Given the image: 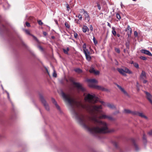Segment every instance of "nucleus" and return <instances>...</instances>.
Instances as JSON below:
<instances>
[{"mask_svg": "<svg viewBox=\"0 0 152 152\" xmlns=\"http://www.w3.org/2000/svg\"><path fill=\"white\" fill-rule=\"evenodd\" d=\"M83 53L88 51V50L86 49V43H84L83 45Z\"/></svg>", "mask_w": 152, "mask_h": 152, "instance_id": "22", "label": "nucleus"}, {"mask_svg": "<svg viewBox=\"0 0 152 152\" xmlns=\"http://www.w3.org/2000/svg\"><path fill=\"white\" fill-rule=\"evenodd\" d=\"M115 51L118 53H120V50L119 48H115Z\"/></svg>", "mask_w": 152, "mask_h": 152, "instance_id": "34", "label": "nucleus"}, {"mask_svg": "<svg viewBox=\"0 0 152 152\" xmlns=\"http://www.w3.org/2000/svg\"><path fill=\"white\" fill-rule=\"evenodd\" d=\"M84 53L85 55L86 60L88 61H90L91 59V57L90 55V52L88 51Z\"/></svg>", "mask_w": 152, "mask_h": 152, "instance_id": "10", "label": "nucleus"}, {"mask_svg": "<svg viewBox=\"0 0 152 152\" xmlns=\"http://www.w3.org/2000/svg\"><path fill=\"white\" fill-rule=\"evenodd\" d=\"M98 98L94 94H88L85 97V100L86 102L91 103H96L98 101Z\"/></svg>", "mask_w": 152, "mask_h": 152, "instance_id": "3", "label": "nucleus"}, {"mask_svg": "<svg viewBox=\"0 0 152 152\" xmlns=\"http://www.w3.org/2000/svg\"><path fill=\"white\" fill-rule=\"evenodd\" d=\"M140 78L142 80H144L146 77V74L145 72L144 71H142L141 74L140 76Z\"/></svg>", "mask_w": 152, "mask_h": 152, "instance_id": "14", "label": "nucleus"}, {"mask_svg": "<svg viewBox=\"0 0 152 152\" xmlns=\"http://www.w3.org/2000/svg\"><path fill=\"white\" fill-rule=\"evenodd\" d=\"M38 23L40 25H42L43 24V23L42 22L41 20H38Z\"/></svg>", "mask_w": 152, "mask_h": 152, "instance_id": "35", "label": "nucleus"}, {"mask_svg": "<svg viewBox=\"0 0 152 152\" xmlns=\"http://www.w3.org/2000/svg\"><path fill=\"white\" fill-rule=\"evenodd\" d=\"M107 118L110 120H114L113 118L111 116H107Z\"/></svg>", "mask_w": 152, "mask_h": 152, "instance_id": "29", "label": "nucleus"}, {"mask_svg": "<svg viewBox=\"0 0 152 152\" xmlns=\"http://www.w3.org/2000/svg\"><path fill=\"white\" fill-rule=\"evenodd\" d=\"M43 34L45 36H46L47 34V33L46 32H43Z\"/></svg>", "mask_w": 152, "mask_h": 152, "instance_id": "50", "label": "nucleus"}, {"mask_svg": "<svg viewBox=\"0 0 152 152\" xmlns=\"http://www.w3.org/2000/svg\"><path fill=\"white\" fill-rule=\"evenodd\" d=\"M63 50L65 53L67 54L68 53V51L69 50V49L68 48H67L66 49H63Z\"/></svg>", "mask_w": 152, "mask_h": 152, "instance_id": "25", "label": "nucleus"}, {"mask_svg": "<svg viewBox=\"0 0 152 152\" xmlns=\"http://www.w3.org/2000/svg\"><path fill=\"white\" fill-rule=\"evenodd\" d=\"M73 84L78 89L82 91H84L86 90L85 88L83 87L82 85L78 83H76L74 82H73Z\"/></svg>", "mask_w": 152, "mask_h": 152, "instance_id": "6", "label": "nucleus"}, {"mask_svg": "<svg viewBox=\"0 0 152 152\" xmlns=\"http://www.w3.org/2000/svg\"><path fill=\"white\" fill-rule=\"evenodd\" d=\"M117 70L121 74L125 76H126V73L129 74H132V72L128 68L126 67L124 68V69L121 68H118Z\"/></svg>", "mask_w": 152, "mask_h": 152, "instance_id": "4", "label": "nucleus"}, {"mask_svg": "<svg viewBox=\"0 0 152 152\" xmlns=\"http://www.w3.org/2000/svg\"><path fill=\"white\" fill-rule=\"evenodd\" d=\"M117 36L118 37H120V34H117Z\"/></svg>", "mask_w": 152, "mask_h": 152, "instance_id": "51", "label": "nucleus"}, {"mask_svg": "<svg viewBox=\"0 0 152 152\" xmlns=\"http://www.w3.org/2000/svg\"><path fill=\"white\" fill-rule=\"evenodd\" d=\"M116 17L119 20H120V19H121V16H120V15H119V14L118 13H117L116 15Z\"/></svg>", "mask_w": 152, "mask_h": 152, "instance_id": "32", "label": "nucleus"}, {"mask_svg": "<svg viewBox=\"0 0 152 152\" xmlns=\"http://www.w3.org/2000/svg\"><path fill=\"white\" fill-rule=\"evenodd\" d=\"M7 97L9 99H10V96H9V94L8 92H7Z\"/></svg>", "mask_w": 152, "mask_h": 152, "instance_id": "46", "label": "nucleus"}, {"mask_svg": "<svg viewBox=\"0 0 152 152\" xmlns=\"http://www.w3.org/2000/svg\"><path fill=\"white\" fill-rule=\"evenodd\" d=\"M66 8H67V10L69 11L70 9V8H69V6L68 4H67Z\"/></svg>", "mask_w": 152, "mask_h": 152, "instance_id": "44", "label": "nucleus"}, {"mask_svg": "<svg viewBox=\"0 0 152 152\" xmlns=\"http://www.w3.org/2000/svg\"><path fill=\"white\" fill-rule=\"evenodd\" d=\"M75 71L78 73H80L82 72V70L79 68H76L74 69Z\"/></svg>", "mask_w": 152, "mask_h": 152, "instance_id": "24", "label": "nucleus"}, {"mask_svg": "<svg viewBox=\"0 0 152 152\" xmlns=\"http://www.w3.org/2000/svg\"><path fill=\"white\" fill-rule=\"evenodd\" d=\"M78 36L77 34L75 32L74 33V37L75 38H77V37Z\"/></svg>", "mask_w": 152, "mask_h": 152, "instance_id": "38", "label": "nucleus"}, {"mask_svg": "<svg viewBox=\"0 0 152 152\" xmlns=\"http://www.w3.org/2000/svg\"><path fill=\"white\" fill-rule=\"evenodd\" d=\"M76 17H78L79 18V20H81L82 19V15L80 14H79L78 16H76Z\"/></svg>", "mask_w": 152, "mask_h": 152, "instance_id": "26", "label": "nucleus"}, {"mask_svg": "<svg viewBox=\"0 0 152 152\" xmlns=\"http://www.w3.org/2000/svg\"><path fill=\"white\" fill-rule=\"evenodd\" d=\"M89 72L91 73H93L96 75H99V72L98 71H96L94 68H91L89 70Z\"/></svg>", "mask_w": 152, "mask_h": 152, "instance_id": "13", "label": "nucleus"}, {"mask_svg": "<svg viewBox=\"0 0 152 152\" xmlns=\"http://www.w3.org/2000/svg\"><path fill=\"white\" fill-rule=\"evenodd\" d=\"M112 33L114 36H115L116 34V31L115 30V28L114 27H112Z\"/></svg>", "mask_w": 152, "mask_h": 152, "instance_id": "23", "label": "nucleus"}, {"mask_svg": "<svg viewBox=\"0 0 152 152\" xmlns=\"http://www.w3.org/2000/svg\"><path fill=\"white\" fill-rule=\"evenodd\" d=\"M132 142H133V144L134 145V147L135 150L136 151H138L139 150V148L138 147V146L137 144L136 143L134 140V139L132 140Z\"/></svg>", "mask_w": 152, "mask_h": 152, "instance_id": "18", "label": "nucleus"}, {"mask_svg": "<svg viewBox=\"0 0 152 152\" xmlns=\"http://www.w3.org/2000/svg\"><path fill=\"white\" fill-rule=\"evenodd\" d=\"M132 0L133 1H136V0Z\"/></svg>", "mask_w": 152, "mask_h": 152, "instance_id": "57", "label": "nucleus"}, {"mask_svg": "<svg viewBox=\"0 0 152 152\" xmlns=\"http://www.w3.org/2000/svg\"><path fill=\"white\" fill-rule=\"evenodd\" d=\"M126 31H127L128 35L129 37L132 33V29L128 25L127 29L126 30Z\"/></svg>", "mask_w": 152, "mask_h": 152, "instance_id": "15", "label": "nucleus"}, {"mask_svg": "<svg viewBox=\"0 0 152 152\" xmlns=\"http://www.w3.org/2000/svg\"><path fill=\"white\" fill-rule=\"evenodd\" d=\"M107 106L111 109H115L116 108L115 106L113 104H108L107 105Z\"/></svg>", "mask_w": 152, "mask_h": 152, "instance_id": "21", "label": "nucleus"}, {"mask_svg": "<svg viewBox=\"0 0 152 152\" xmlns=\"http://www.w3.org/2000/svg\"><path fill=\"white\" fill-rule=\"evenodd\" d=\"M140 59L143 60H145L147 59L145 57L143 56H141L140 57Z\"/></svg>", "mask_w": 152, "mask_h": 152, "instance_id": "30", "label": "nucleus"}, {"mask_svg": "<svg viewBox=\"0 0 152 152\" xmlns=\"http://www.w3.org/2000/svg\"><path fill=\"white\" fill-rule=\"evenodd\" d=\"M107 25L110 28L111 27V25L110 23L109 22H107Z\"/></svg>", "mask_w": 152, "mask_h": 152, "instance_id": "47", "label": "nucleus"}, {"mask_svg": "<svg viewBox=\"0 0 152 152\" xmlns=\"http://www.w3.org/2000/svg\"><path fill=\"white\" fill-rule=\"evenodd\" d=\"M25 31L26 33L27 34H28L29 35H30L32 36L33 37V38H34V39H35L37 42L38 41V40L37 39V38L36 37H35V36H34V35H33L31 34L28 30H25Z\"/></svg>", "mask_w": 152, "mask_h": 152, "instance_id": "16", "label": "nucleus"}, {"mask_svg": "<svg viewBox=\"0 0 152 152\" xmlns=\"http://www.w3.org/2000/svg\"><path fill=\"white\" fill-rule=\"evenodd\" d=\"M97 6L98 9L99 10H100L101 9V7L100 5L99 4H98Z\"/></svg>", "mask_w": 152, "mask_h": 152, "instance_id": "45", "label": "nucleus"}, {"mask_svg": "<svg viewBox=\"0 0 152 152\" xmlns=\"http://www.w3.org/2000/svg\"><path fill=\"white\" fill-rule=\"evenodd\" d=\"M26 25L28 27H30V23L27 22H26Z\"/></svg>", "mask_w": 152, "mask_h": 152, "instance_id": "40", "label": "nucleus"}, {"mask_svg": "<svg viewBox=\"0 0 152 152\" xmlns=\"http://www.w3.org/2000/svg\"><path fill=\"white\" fill-rule=\"evenodd\" d=\"M83 31V32H86L87 31H89L88 27L86 26H84L82 28Z\"/></svg>", "mask_w": 152, "mask_h": 152, "instance_id": "20", "label": "nucleus"}, {"mask_svg": "<svg viewBox=\"0 0 152 152\" xmlns=\"http://www.w3.org/2000/svg\"><path fill=\"white\" fill-rule=\"evenodd\" d=\"M51 38L53 39H54L55 38V37L53 36H52L51 37Z\"/></svg>", "mask_w": 152, "mask_h": 152, "instance_id": "55", "label": "nucleus"}, {"mask_svg": "<svg viewBox=\"0 0 152 152\" xmlns=\"http://www.w3.org/2000/svg\"><path fill=\"white\" fill-rule=\"evenodd\" d=\"M120 5H121V7L122 8V7H124V5L122 3V2H121V3Z\"/></svg>", "mask_w": 152, "mask_h": 152, "instance_id": "48", "label": "nucleus"}, {"mask_svg": "<svg viewBox=\"0 0 152 152\" xmlns=\"http://www.w3.org/2000/svg\"><path fill=\"white\" fill-rule=\"evenodd\" d=\"M129 45V41H128L127 42H126V48H128Z\"/></svg>", "mask_w": 152, "mask_h": 152, "instance_id": "31", "label": "nucleus"}, {"mask_svg": "<svg viewBox=\"0 0 152 152\" xmlns=\"http://www.w3.org/2000/svg\"><path fill=\"white\" fill-rule=\"evenodd\" d=\"M135 111H132L128 109H125L124 110V113L126 114H132L133 115H134V114L133 113L135 112Z\"/></svg>", "mask_w": 152, "mask_h": 152, "instance_id": "17", "label": "nucleus"}, {"mask_svg": "<svg viewBox=\"0 0 152 152\" xmlns=\"http://www.w3.org/2000/svg\"><path fill=\"white\" fill-rule=\"evenodd\" d=\"M137 84H138V82H137Z\"/></svg>", "mask_w": 152, "mask_h": 152, "instance_id": "58", "label": "nucleus"}, {"mask_svg": "<svg viewBox=\"0 0 152 152\" xmlns=\"http://www.w3.org/2000/svg\"><path fill=\"white\" fill-rule=\"evenodd\" d=\"M148 134L150 135H152V130H151V131H149L148 132Z\"/></svg>", "mask_w": 152, "mask_h": 152, "instance_id": "42", "label": "nucleus"}, {"mask_svg": "<svg viewBox=\"0 0 152 152\" xmlns=\"http://www.w3.org/2000/svg\"><path fill=\"white\" fill-rule=\"evenodd\" d=\"M60 95L65 102L69 106V110L73 117L85 129L91 133H106L114 131L110 129L108 125L100 119L107 118V115L100 114L102 112L101 105H92L82 104L62 91Z\"/></svg>", "mask_w": 152, "mask_h": 152, "instance_id": "1", "label": "nucleus"}, {"mask_svg": "<svg viewBox=\"0 0 152 152\" xmlns=\"http://www.w3.org/2000/svg\"><path fill=\"white\" fill-rule=\"evenodd\" d=\"M65 25L66 28H70V26L66 22L65 23Z\"/></svg>", "mask_w": 152, "mask_h": 152, "instance_id": "33", "label": "nucleus"}, {"mask_svg": "<svg viewBox=\"0 0 152 152\" xmlns=\"http://www.w3.org/2000/svg\"><path fill=\"white\" fill-rule=\"evenodd\" d=\"M116 86L124 94L127 96H129V95L127 93V92L125 90L124 88H123L121 86L119 85L118 84H116Z\"/></svg>", "mask_w": 152, "mask_h": 152, "instance_id": "9", "label": "nucleus"}, {"mask_svg": "<svg viewBox=\"0 0 152 152\" xmlns=\"http://www.w3.org/2000/svg\"><path fill=\"white\" fill-rule=\"evenodd\" d=\"M145 93L147 96V98L150 103H152V100L151 99V95L148 92L145 91Z\"/></svg>", "mask_w": 152, "mask_h": 152, "instance_id": "12", "label": "nucleus"}, {"mask_svg": "<svg viewBox=\"0 0 152 152\" xmlns=\"http://www.w3.org/2000/svg\"><path fill=\"white\" fill-rule=\"evenodd\" d=\"M100 102L101 103H102L103 104L104 103V102L103 101H101Z\"/></svg>", "mask_w": 152, "mask_h": 152, "instance_id": "53", "label": "nucleus"}, {"mask_svg": "<svg viewBox=\"0 0 152 152\" xmlns=\"http://www.w3.org/2000/svg\"><path fill=\"white\" fill-rule=\"evenodd\" d=\"M133 113L134 114V115H138L142 118H144L146 119H147L148 118V117L142 113L135 111V112H134Z\"/></svg>", "mask_w": 152, "mask_h": 152, "instance_id": "8", "label": "nucleus"}, {"mask_svg": "<svg viewBox=\"0 0 152 152\" xmlns=\"http://www.w3.org/2000/svg\"><path fill=\"white\" fill-rule=\"evenodd\" d=\"M141 52L142 53L146 54L149 56H152V54L148 50H141Z\"/></svg>", "mask_w": 152, "mask_h": 152, "instance_id": "11", "label": "nucleus"}, {"mask_svg": "<svg viewBox=\"0 0 152 152\" xmlns=\"http://www.w3.org/2000/svg\"><path fill=\"white\" fill-rule=\"evenodd\" d=\"M143 140H145V141H146V135L144 134L143 135Z\"/></svg>", "mask_w": 152, "mask_h": 152, "instance_id": "41", "label": "nucleus"}, {"mask_svg": "<svg viewBox=\"0 0 152 152\" xmlns=\"http://www.w3.org/2000/svg\"><path fill=\"white\" fill-rule=\"evenodd\" d=\"M86 81L88 83V86L91 88L102 90L104 91H107V90L103 87L102 86L98 85H96L94 83H97L98 81L95 79H88Z\"/></svg>", "mask_w": 152, "mask_h": 152, "instance_id": "2", "label": "nucleus"}, {"mask_svg": "<svg viewBox=\"0 0 152 152\" xmlns=\"http://www.w3.org/2000/svg\"><path fill=\"white\" fill-rule=\"evenodd\" d=\"M81 12L83 13L84 15L85 20L88 22H89L90 19V18L87 12L85 10L83 9L81 10Z\"/></svg>", "mask_w": 152, "mask_h": 152, "instance_id": "7", "label": "nucleus"}, {"mask_svg": "<svg viewBox=\"0 0 152 152\" xmlns=\"http://www.w3.org/2000/svg\"><path fill=\"white\" fill-rule=\"evenodd\" d=\"M134 36L135 37H137L138 35L137 32V31H135L134 33Z\"/></svg>", "mask_w": 152, "mask_h": 152, "instance_id": "37", "label": "nucleus"}, {"mask_svg": "<svg viewBox=\"0 0 152 152\" xmlns=\"http://www.w3.org/2000/svg\"><path fill=\"white\" fill-rule=\"evenodd\" d=\"M151 103V104H152V103Z\"/></svg>", "mask_w": 152, "mask_h": 152, "instance_id": "59", "label": "nucleus"}, {"mask_svg": "<svg viewBox=\"0 0 152 152\" xmlns=\"http://www.w3.org/2000/svg\"><path fill=\"white\" fill-rule=\"evenodd\" d=\"M52 102L53 103H54L56 107L57 108L58 110H60V108L59 106L57 104V103L56 101H55L54 99L52 98Z\"/></svg>", "mask_w": 152, "mask_h": 152, "instance_id": "19", "label": "nucleus"}, {"mask_svg": "<svg viewBox=\"0 0 152 152\" xmlns=\"http://www.w3.org/2000/svg\"><path fill=\"white\" fill-rule=\"evenodd\" d=\"M147 82V80H144L143 81V83H145Z\"/></svg>", "mask_w": 152, "mask_h": 152, "instance_id": "49", "label": "nucleus"}, {"mask_svg": "<svg viewBox=\"0 0 152 152\" xmlns=\"http://www.w3.org/2000/svg\"><path fill=\"white\" fill-rule=\"evenodd\" d=\"M93 40L94 43L95 45H96L97 43V41H96V39L95 37L94 36L93 38Z\"/></svg>", "mask_w": 152, "mask_h": 152, "instance_id": "27", "label": "nucleus"}, {"mask_svg": "<svg viewBox=\"0 0 152 152\" xmlns=\"http://www.w3.org/2000/svg\"><path fill=\"white\" fill-rule=\"evenodd\" d=\"M134 66L137 69L139 68V65L137 63H135L134 64Z\"/></svg>", "mask_w": 152, "mask_h": 152, "instance_id": "36", "label": "nucleus"}, {"mask_svg": "<svg viewBox=\"0 0 152 152\" xmlns=\"http://www.w3.org/2000/svg\"><path fill=\"white\" fill-rule=\"evenodd\" d=\"M90 29L91 31H92L93 30V27L92 25H90Z\"/></svg>", "mask_w": 152, "mask_h": 152, "instance_id": "39", "label": "nucleus"}, {"mask_svg": "<svg viewBox=\"0 0 152 152\" xmlns=\"http://www.w3.org/2000/svg\"><path fill=\"white\" fill-rule=\"evenodd\" d=\"M53 76L54 77H57V74L54 69H53Z\"/></svg>", "mask_w": 152, "mask_h": 152, "instance_id": "28", "label": "nucleus"}, {"mask_svg": "<svg viewBox=\"0 0 152 152\" xmlns=\"http://www.w3.org/2000/svg\"><path fill=\"white\" fill-rule=\"evenodd\" d=\"M39 98L40 100L41 101L42 104H43L46 109L47 110H49V106L48 104L46 103L45 99H44L43 96L42 95H40L39 96Z\"/></svg>", "mask_w": 152, "mask_h": 152, "instance_id": "5", "label": "nucleus"}, {"mask_svg": "<svg viewBox=\"0 0 152 152\" xmlns=\"http://www.w3.org/2000/svg\"><path fill=\"white\" fill-rule=\"evenodd\" d=\"M115 146L116 147H117V145H116V143H115Z\"/></svg>", "mask_w": 152, "mask_h": 152, "instance_id": "56", "label": "nucleus"}, {"mask_svg": "<svg viewBox=\"0 0 152 152\" xmlns=\"http://www.w3.org/2000/svg\"><path fill=\"white\" fill-rule=\"evenodd\" d=\"M79 20H77V22H76V23L77 24H78L79 23Z\"/></svg>", "mask_w": 152, "mask_h": 152, "instance_id": "52", "label": "nucleus"}, {"mask_svg": "<svg viewBox=\"0 0 152 152\" xmlns=\"http://www.w3.org/2000/svg\"><path fill=\"white\" fill-rule=\"evenodd\" d=\"M119 113V111H117L116 112V113ZM116 114V113H114V114Z\"/></svg>", "mask_w": 152, "mask_h": 152, "instance_id": "54", "label": "nucleus"}, {"mask_svg": "<svg viewBox=\"0 0 152 152\" xmlns=\"http://www.w3.org/2000/svg\"><path fill=\"white\" fill-rule=\"evenodd\" d=\"M38 48H39V49H40L41 50H43V49L42 48L41 46H38Z\"/></svg>", "mask_w": 152, "mask_h": 152, "instance_id": "43", "label": "nucleus"}]
</instances>
